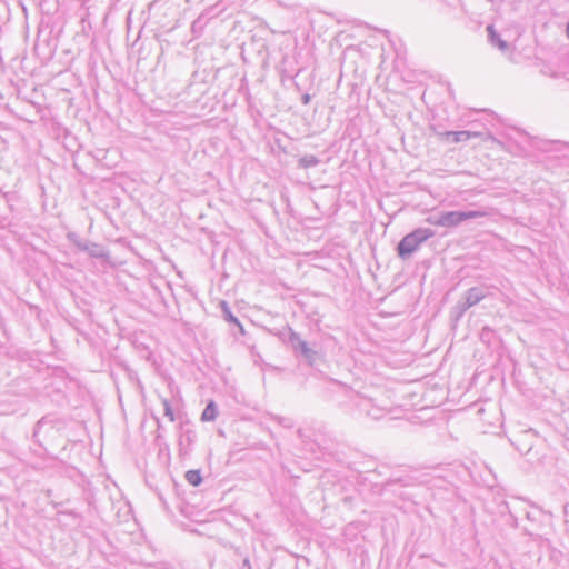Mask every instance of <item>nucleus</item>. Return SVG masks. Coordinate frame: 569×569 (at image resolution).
<instances>
[{
    "instance_id": "obj_1",
    "label": "nucleus",
    "mask_w": 569,
    "mask_h": 569,
    "mask_svg": "<svg viewBox=\"0 0 569 569\" xmlns=\"http://www.w3.org/2000/svg\"><path fill=\"white\" fill-rule=\"evenodd\" d=\"M488 216L486 210L447 211L429 216L426 221L432 226L455 228L462 222Z\"/></svg>"
},
{
    "instance_id": "obj_2",
    "label": "nucleus",
    "mask_w": 569,
    "mask_h": 569,
    "mask_svg": "<svg viewBox=\"0 0 569 569\" xmlns=\"http://www.w3.org/2000/svg\"><path fill=\"white\" fill-rule=\"evenodd\" d=\"M435 232L428 228H418L405 236L398 243L397 250L401 259L409 258L425 241L432 238Z\"/></svg>"
},
{
    "instance_id": "obj_3",
    "label": "nucleus",
    "mask_w": 569,
    "mask_h": 569,
    "mask_svg": "<svg viewBox=\"0 0 569 569\" xmlns=\"http://www.w3.org/2000/svg\"><path fill=\"white\" fill-rule=\"evenodd\" d=\"M487 296L486 289L481 287H472L465 293V301L461 305V311L465 312L467 309L480 302Z\"/></svg>"
},
{
    "instance_id": "obj_4",
    "label": "nucleus",
    "mask_w": 569,
    "mask_h": 569,
    "mask_svg": "<svg viewBox=\"0 0 569 569\" xmlns=\"http://www.w3.org/2000/svg\"><path fill=\"white\" fill-rule=\"evenodd\" d=\"M441 136L443 138H446L447 140H450L452 142H461V141H467L471 138H477L480 136L479 132H475V131H468V130H463V131H446L443 133H441Z\"/></svg>"
},
{
    "instance_id": "obj_5",
    "label": "nucleus",
    "mask_w": 569,
    "mask_h": 569,
    "mask_svg": "<svg viewBox=\"0 0 569 569\" xmlns=\"http://www.w3.org/2000/svg\"><path fill=\"white\" fill-rule=\"evenodd\" d=\"M489 40L492 46L498 47L501 51L508 50V43L500 38V36L496 32L495 28L492 26L487 27Z\"/></svg>"
},
{
    "instance_id": "obj_6",
    "label": "nucleus",
    "mask_w": 569,
    "mask_h": 569,
    "mask_svg": "<svg viewBox=\"0 0 569 569\" xmlns=\"http://www.w3.org/2000/svg\"><path fill=\"white\" fill-rule=\"evenodd\" d=\"M290 341L291 343L296 347V348H299L301 350V352L306 356V357H309L310 353H311V350L310 348L308 347V343L303 340H301L299 338V336L295 332L291 333L290 336Z\"/></svg>"
},
{
    "instance_id": "obj_7",
    "label": "nucleus",
    "mask_w": 569,
    "mask_h": 569,
    "mask_svg": "<svg viewBox=\"0 0 569 569\" xmlns=\"http://www.w3.org/2000/svg\"><path fill=\"white\" fill-rule=\"evenodd\" d=\"M217 415H218L217 406L213 401H210L206 406V408L201 415V419L203 421H213L217 418Z\"/></svg>"
},
{
    "instance_id": "obj_8",
    "label": "nucleus",
    "mask_w": 569,
    "mask_h": 569,
    "mask_svg": "<svg viewBox=\"0 0 569 569\" xmlns=\"http://www.w3.org/2000/svg\"><path fill=\"white\" fill-rule=\"evenodd\" d=\"M187 481L192 486H199L202 481V477L199 470H189L186 472Z\"/></svg>"
},
{
    "instance_id": "obj_9",
    "label": "nucleus",
    "mask_w": 569,
    "mask_h": 569,
    "mask_svg": "<svg viewBox=\"0 0 569 569\" xmlns=\"http://www.w3.org/2000/svg\"><path fill=\"white\" fill-rule=\"evenodd\" d=\"M221 308L227 321L240 326L239 320L232 315L228 303L226 301L221 302Z\"/></svg>"
},
{
    "instance_id": "obj_10",
    "label": "nucleus",
    "mask_w": 569,
    "mask_h": 569,
    "mask_svg": "<svg viewBox=\"0 0 569 569\" xmlns=\"http://www.w3.org/2000/svg\"><path fill=\"white\" fill-rule=\"evenodd\" d=\"M319 163V160L317 157L310 154V156H305L302 157L300 160H299V164L300 167L302 168H310V167H315Z\"/></svg>"
},
{
    "instance_id": "obj_11",
    "label": "nucleus",
    "mask_w": 569,
    "mask_h": 569,
    "mask_svg": "<svg viewBox=\"0 0 569 569\" xmlns=\"http://www.w3.org/2000/svg\"><path fill=\"white\" fill-rule=\"evenodd\" d=\"M83 250L88 251L90 256L96 257V258L104 257L103 249L100 246L94 244V243L83 247Z\"/></svg>"
},
{
    "instance_id": "obj_12",
    "label": "nucleus",
    "mask_w": 569,
    "mask_h": 569,
    "mask_svg": "<svg viewBox=\"0 0 569 569\" xmlns=\"http://www.w3.org/2000/svg\"><path fill=\"white\" fill-rule=\"evenodd\" d=\"M161 403H162V406H163L164 416H166L170 421H174V420H176L174 412H173L172 406H171V403L169 402V400H168V399H166V398H163V399H161Z\"/></svg>"
},
{
    "instance_id": "obj_13",
    "label": "nucleus",
    "mask_w": 569,
    "mask_h": 569,
    "mask_svg": "<svg viewBox=\"0 0 569 569\" xmlns=\"http://www.w3.org/2000/svg\"><path fill=\"white\" fill-rule=\"evenodd\" d=\"M368 416L372 417L373 419H378L379 418V415L377 411H371V410H368Z\"/></svg>"
},
{
    "instance_id": "obj_14",
    "label": "nucleus",
    "mask_w": 569,
    "mask_h": 569,
    "mask_svg": "<svg viewBox=\"0 0 569 569\" xmlns=\"http://www.w3.org/2000/svg\"><path fill=\"white\" fill-rule=\"evenodd\" d=\"M303 100H305V103H307L309 100V96H305Z\"/></svg>"
},
{
    "instance_id": "obj_15",
    "label": "nucleus",
    "mask_w": 569,
    "mask_h": 569,
    "mask_svg": "<svg viewBox=\"0 0 569 569\" xmlns=\"http://www.w3.org/2000/svg\"><path fill=\"white\" fill-rule=\"evenodd\" d=\"M567 34L569 37V23L567 24Z\"/></svg>"
}]
</instances>
